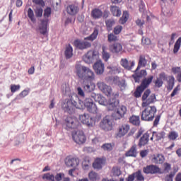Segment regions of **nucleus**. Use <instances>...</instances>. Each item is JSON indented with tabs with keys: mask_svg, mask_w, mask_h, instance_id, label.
I'll use <instances>...</instances> for the list:
<instances>
[{
	"mask_svg": "<svg viewBox=\"0 0 181 181\" xmlns=\"http://www.w3.org/2000/svg\"><path fill=\"white\" fill-rule=\"evenodd\" d=\"M100 127L105 131H110L113 128L112 121L109 116L105 117L100 123Z\"/></svg>",
	"mask_w": 181,
	"mask_h": 181,
	"instance_id": "obj_14",
	"label": "nucleus"
},
{
	"mask_svg": "<svg viewBox=\"0 0 181 181\" xmlns=\"http://www.w3.org/2000/svg\"><path fill=\"white\" fill-rule=\"evenodd\" d=\"M109 50L110 51V52L113 54H122L123 51V47L121 43L115 42L113 44L110 45Z\"/></svg>",
	"mask_w": 181,
	"mask_h": 181,
	"instance_id": "obj_19",
	"label": "nucleus"
},
{
	"mask_svg": "<svg viewBox=\"0 0 181 181\" xmlns=\"http://www.w3.org/2000/svg\"><path fill=\"white\" fill-rule=\"evenodd\" d=\"M20 88H21L20 85H11V93H14L15 92L19 90Z\"/></svg>",
	"mask_w": 181,
	"mask_h": 181,
	"instance_id": "obj_57",
	"label": "nucleus"
},
{
	"mask_svg": "<svg viewBox=\"0 0 181 181\" xmlns=\"http://www.w3.org/2000/svg\"><path fill=\"white\" fill-rule=\"evenodd\" d=\"M147 62L148 61L146 59L145 55H140L136 71H139L141 67H145L147 64Z\"/></svg>",
	"mask_w": 181,
	"mask_h": 181,
	"instance_id": "obj_32",
	"label": "nucleus"
},
{
	"mask_svg": "<svg viewBox=\"0 0 181 181\" xmlns=\"http://www.w3.org/2000/svg\"><path fill=\"white\" fill-rule=\"evenodd\" d=\"M166 135V133L165 132H153V136L151 138V141H153V136H156V141H161V139H163Z\"/></svg>",
	"mask_w": 181,
	"mask_h": 181,
	"instance_id": "obj_33",
	"label": "nucleus"
},
{
	"mask_svg": "<svg viewBox=\"0 0 181 181\" xmlns=\"http://www.w3.org/2000/svg\"><path fill=\"white\" fill-rule=\"evenodd\" d=\"M160 120V116L158 115L156 116V119H154V122H153V127H157L158 124H159V122Z\"/></svg>",
	"mask_w": 181,
	"mask_h": 181,
	"instance_id": "obj_60",
	"label": "nucleus"
},
{
	"mask_svg": "<svg viewBox=\"0 0 181 181\" xmlns=\"http://www.w3.org/2000/svg\"><path fill=\"white\" fill-rule=\"evenodd\" d=\"M90 16L93 20H99L101 19L103 16V11L100 8H93L91 11Z\"/></svg>",
	"mask_w": 181,
	"mask_h": 181,
	"instance_id": "obj_25",
	"label": "nucleus"
},
{
	"mask_svg": "<svg viewBox=\"0 0 181 181\" xmlns=\"http://www.w3.org/2000/svg\"><path fill=\"white\" fill-rule=\"evenodd\" d=\"M122 25H117L113 29V33L115 35H118L121 33V32L122 31Z\"/></svg>",
	"mask_w": 181,
	"mask_h": 181,
	"instance_id": "obj_54",
	"label": "nucleus"
},
{
	"mask_svg": "<svg viewBox=\"0 0 181 181\" xmlns=\"http://www.w3.org/2000/svg\"><path fill=\"white\" fill-rule=\"evenodd\" d=\"M74 45L80 50H84L91 47V42L81 40H75L74 42Z\"/></svg>",
	"mask_w": 181,
	"mask_h": 181,
	"instance_id": "obj_15",
	"label": "nucleus"
},
{
	"mask_svg": "<svg viewBox=\"0 0 181 181\" xmlns=\"http://www.w3.org/2000/svg\"><path fill=\"white\" fill-rule=\"evenodd\" d=\"M79 120L84 124L89 127H93L95 125V119L90 116L88 114H83L79 116Z\"/></svg>",
	"mask_w": 181,
	"mask_h": 181,
	"instance_id": "obj_13",
	"label": "nucleus"
},
{
	"mask_svg": "<svg viewBox=\"0 0 181 181\" xmlns=\"http://www.w3.org/2000/svg\"><path fill=\"white\" fill-rule=\"evenodd\" d=\"M66 12L69 15H76L79 12V7L78 4H71L66 7Z\"/></svg>",
	"mask_w": 181,
	"mask_h": 181,
	"instance_id": "obj_26",
	"label": "nucleus"
},
{
	"mask_svg": "<svg viewBox=\"0 0 181 181\" xmlns=\"http://www.w3.org/2000/svg\"><path fill=\"white\" fill-rule=\"evenodd\" d=\"M27 16H28V18H30V21H31L33 23H36V18L35 17L34 11L31 8H30L28 11H27Z\"/></svg>",
	"mask_w": 181,
	"mask_h": 181,
	"instance_id": "obj_44",
	"label": "nucleus"
},
{
	"mask_svg": "<svg viewBox=\"0 0 181 181\" xmlns=\"http://www.w3.org/2000/svg\"><path fill=\"white\" fill-rule=\"evenodd\" d=\"M52 15V8L47 7L44 10L43 18L44 19L40 20V24L39 25L40 33L44 36H47V27L49 25V18Z\"/></svg>",
	"mask_w": 181,
	"mask_h": 181,
	"instance_id": "obj_3",
	"label": "nucleus"
},
{
	"mask_svg": "<svg viewBox=\"0 0 181 181\" xmlns=\"http://www.w3.org/2000/svg\"><path fill=\"white\" fill-rule=\"evenodd\" d=\"M165 161V158L162 154L153 156L152 162L154 164H163Z\"/></svg>",
	"mask_w": 181,
	"mask_h": 181,
	"instance_id": "obj_28",
	"label": "nucleus"
},
{
	"mask_svg": "<svg viewBox=\"0 0 181 181\" xmlns=\"http://www.w3.org/2000/svg\"><path fill=\"white\" fill-rule=\"evenodd\" d=\"M88 178L90 181H97L100 180V177L98 176V174L94 171H90L88 173Z\"/></svg>",
	"mask_w": 181,
	"mask_h": 181,
	"instance_id": "obj_45",
	"label": "nucleus"
},
{
	"mask_svg": "<svg viewBox=\"0 0 181 181\" xmlns=\"http://www.w3.org/2000/svg\"><path fill=\"white\" fill-rule=\"evenodd\" d=\"M130 126L127 124H124L118 127L117 133L115 134L116 138H123L128 133Z\"/></svg>",
	"mask_w": 181,
	"mask_h": 181,
	"instance_id": "obj_16",
	"label": "nucleus"
},
{
	"mask_svg": "<svg viewBox=\"0 0 181 181\" xmlns=\"http://www.w3.org/2000/svg\"><path fill=\"white\" fill-rule=\"evenodd\" d=\"M98 36V30L95 29L93 33L88 37H85V40H89L90 42H93L97 39V37Z\"/></svg>",
	"mask_w": 181,
	"mask_h": 181,
	"instance_id": "obj_43",
	"label": "nucleus"
},
{
	"mask_svg": "<svg viewBox=\"0 0 181 181\" xmlns=\"http://www.w3.org/2000/svg\"><path fill=\"white\" fill-rule=\"evenodd\" d=\"M149 136L150 134H148V132L144 134L139 141L138 146L139 148H142L146 146V145H148L149 142Z\"/></svg>",
	"mask_w": 181,
	"mask_h": 181,
	"instance_id": "obj_22",
	"label": "nucleus"
},
{
	"mask_svg": "<svg viewBox=\"0 0 181 181\" xmlns=\"http://www.w3.org/2000/svg\"><path fill=\"white\" fill-rule=\"evenodd\" d=\"M136 23L137 26H139L141 28L143 27V25H144V21H141V19H138L136 21Z\"/></svg>",
	"mask_w": 181,
	"mask_h": 181,
	"instance_id": "obj_63",
	"label": "nucleus"
},
{
	"mask_svg": "<svg viewBox=\"0 0 181 181\" xmlns=\"http://www.w3.org/2000/svg\"><path fill=\"white\" fill-rule=\"evenodd\" d=\"M66 129H76L81 126V123L76 117H67L65 119Z\"/></svg>",
	"mask_w": 181,
	"mask_h": 181,
	"instance_id": "obj_8",
	"label": "nucleus"
},
{
	"mask_svg": "<svg viewBox=\"0 0 181 181\" xmlns=\"http://www.w3.org/2000/svg\"><path fill=\"white\" fill-rule=\"evenodd\" d=\"M167 80L168 75H166L165 72H161L160 74H158V78L154 81V85L157 88H160L163 86L164 81Z\"/></svg>",
	"mask_w": 181,
	"mask_h": 181,
	"instance_id": "obj_18",
	"label": "nucleus"
},
{
	"mask_svg": "<svg viewBox=\"0 0 181 181\" xmlns=\"http://www.w3.org/2000/svg\"><path fill=\"white\" fill-rule=\"evenodd\" d=\"M102 49L103 59H104L105 62H107L108 59L110 58V54L107 52V47L103 46Z\"/></svg>",
	"mask_w": 181,
	"mask_h": 181,
	"instance_id": "obj_36",
	"label": "nucleus"
},
{
	"mask_svg": "<svg viewBox=\"0 0 181 181\" xmlns=\"http://www.w3.org/2000/svg\"><path fill=\"white\" fill-rule=\"evenodd\" d=\"M171 71L173 74H177L176 79L179 83H181V67L173 66L171 69Z\"/></svg>",
	"mask_w": 181,
	"mask_h": 181,
	"instance_id": "obj_30",
	"label": "nucleus"
},
{
	"mask_svg": "<svg viewBox=\"0 0 181 181\" xmlns=\"http://www.w3.org/2000/svg\"><path fill=\"white\" fill-rule=\"evenodd\" d=\"M75 73L78 78L83 80V82H91L95 80V74H94V71L90 69V67L88 66L76 64L75 65Z\"/></svg>",
	"mask_w": 181,
	"mask_h": 181,
	"instance_id": "obj_2",
	"label": "nucleus"
},
{
	"mask_svg": "<svg viewBox=\"0 0 181 181\" xmlns=\"http://www.w3.org/2000/svg\"><path fill=\"white\" fill-rule=\"evenodd\" d=\"M144 132V131L142 129H140L136 134V136H135L136 139H139V138H140V136L143 135Z\"/></svg>",
	"mask_w": 181,
	"mask_h": 181,
	"instance_id": "obj_62",
	"label": "nucleus"
},
{
	"mask_svg": "<svg viewBox=\"0 0 181 181\" xmlns=\"http://www.w3.org/2000/svg\"><path fill=\"white\" fill-rule=\"evenodd\" d=\"M181 47V37H179L178 39L176 40L174 47H173V53L177 54Z\"/></svg>",
	"mask_w": 181,
	"mask_h": 181,
	"instance_id": "obj_41",
	"label": "nucleus"
},
{
	"mask_svg": "<svg viewBox=\"0 0 181 181\" xmlns=\"http://www.w3.org/2000/svg\"><path fill=\"white\" fill-rule=\"evenodd\" d=\"M153 80V75H151L148 76V78H145V79L143 80L141 86H139L134 92V96L137 98H140L142 93L148 87V86L152 83Z\"/></svg>",
	"mask_w": 181,
	"mask_h": 181,
	"instance_id": "obj_7",
	"label": "nucleus"
},
{
	"mask_svg": "<svg viewBox=\"0 0 181 181\" xmlns=\"http://www.w3.org/2000/svg\"><path fill=\"white\" fill-rule=\"evenodd\" d=\"M129 122L134 125L139 126L140 124V117L133 115L130 117Z\"/></svg>",
	"mask_w": 181,
	"mask_h": 181,
	"instance_id": "obj_46",
	"label": "nucleus"
},
{
	"mask_svg": "<svg viewBox=\"0 0 181 181\" xmlns=\"http://www.w3.org/2000/svg\"><path fill=\"white\" fill-rule=\"evenodd\" d=\"M107 41L109 42H116L118 41V37L115 34L110 33L107 35Z\"/></svg>",
	"mask_w": 181,
	"mask_h": 181,
	"instance_id": "obj_48",
	"label": "nucleus"
},
{
	"mask_svg": "<svg viewBox=\"0 0 181 181\" xmlns=\"http://www.w3.org/2000/svg\"><path fill=\"white\" fill-rule=\"evenodd\" d=\"M129 15L127 11H124L122 16L119 20V23L121 25H124L129 19Z\"/></svg>",
	"mask_w": 181,
	"mask_h": 181,
	"instance_id": "obj_39",
	"label": "nucleus"
},
{
	"mask_svg": "<svg viewBox=\"0 0 181 181\" xmlns=\"http://www.w3.org/2000/svg\"><path fill=\"white\" fill-rule=\"evenodd\" d=\"M127 157H136L137 155L136 146L134 144L126 153Z\"/></svg>",
	"mask_w": 181,
	"mask_h": 181,
	"instance_id": "obj_38",
	"label": "nucleus"
},
{
	"mask_svg": "<svg viewBox=\"0 0 181 181\" xmlns=\"http://www.w3.org/2000/svg\"><path fill=\"white\" fill-rule=\"evenodd\" d=\"M163 167H164V172H165L166 173H168L171 170V165L168 163H164Z\"/></svg>",
	"mask_w": 181,
	"mask_h": 181,
	"instance_id": "obj_56",
	"label": "nucleus"
},
{
	"mask_svg": "<svg viewBox=\"0 0 181 181\" xmlns=\"http://www.w3.org/2000/svg\"><path fill=\"white\" fill-rule=\"evenodd\" d=\"M42 178V180H46L48 181H71L70 177H65L64 173H57L55 177L53 174L49 173H45Z\"/></svg>",
	"mask_w": 181,
	"mask_h": 181,
	"instance_id": "obj_6",
	"label": "nucleus"
},
{
	"mask_svg": "<svg viewBox=\"0 0 181 181\" xmlns=\"http://www.w3.org/2000/svg\"><path fill=\"white\" fill-rule=\"evenodd\" d=\"M169 141H176L179 138V134L175 131H170L168 134Z\"/></svg>",
	"mask_w": 181,
	"mask_h": 181,
	"instance_id": "obj_42",
	"label": "nucleus"
},
{
	"mask_svg": "<svg viewBox=\"0 0 181 181\" xmlns=\"http://www.w3.org/2000/svg\"><path fill=\"white\" fill-rule=\"evenodd\" d=\"M143 107H145V109L142 111L141 119L148 122L153 121L157 112L156 106H146Z\"/></svg>",
	"mask_w": 181,
	"mask_h": 181,
	"instance_id": "obj_5",
	"label": "nucleus"
},
{
	"mask_svg": "<svg viewBox=\"0 0 181 181\" xmlns=\"http://www.w3.org/2000/svg\"><path fill=\"white\" fill-rule=\"evenodd\" d=\"M147 75V72L145 69H142L140 71V72H138V71H135V74L132 75V77L134 78L136 83H139L140 79L143 78L144 76H146Z\"/></svg>",
	"mask_w": 181,
	"mask_h": 181,
	"instance_id": "obj_24",
	"label": "nucleus"
},
{
	"mask_svg": "<svg viewBox=\"0 0 181 181\" xmlns=\"http://www.w3.org/2000/svg\"><path fill=\"white\" fill-rule=\"evenodd\" d=\"M180 90V86H177L173 90V92L170 94V98H173L176 95H178L179 91Z\"/></svg>",
	"mask_w": 181,
	"mask_h": 181,
	"instance_id": "obj_55",
	"label": "nucleus"
},
{
	"mask_svg": "<svg viewBox=\"0 0 181 181\" xmlns=\"http://www.w3.org/2000/svg\"><path fill=\"white\" fill-rule=\"evenodd\" d=\"M151 94L150 90H146L143 96H142V107H150L149 105L152 104L155 102V100L156 98L155 94H152L151 96H149Z\"/></svg>",
	"mask_w": 181,
	"mask_h": 181,
	"instance_id": "obj_9",
	"label": "nucleus"
},
{
	"mask_svg": "<svg viewBox=\"0 0 181 181\" xmlns=\"http://www.w3.org/2000/svg\"><path fill=\"white\" fill-rule=\"evenodd\" d=\"M135 177L138 181H144L145 177L141 173V171L139 170L137 172L134 173Z\"/></svg>",
	"mask_w": 181,
	"mask_h": 181,
	"instance_id": "obj_50",
	"label": "nucleus"
},
{
	"mask_svg": "<svg viewBox=\"0 0 181 181\" xmlns=\"http://www.w3.org/2000/svg\"><path fill=\"white\" fill-rule=\"evenodd\" d=\"M143 172L146 175H161L163 173L161 169L156 165H148L144 167Z\"/></svg>",
	"mask_w": 181,
	"mask_h": 181,
	"instance_id": "obj_10",
	"label": "nucleus"
},
{
	"mask_svg": "<svg viewBox=\"0 0 181 181\" xmlns=\"http://www.w3.org/2000/svg\"><path fill=\"white\" fill-rule=\"evenodd\" d=\"M175 78L174 76H168L167 90L171 91L175 86Z\"/></svg>",
	"mask_w": 181,
	"mask_h": 181,
	"instance_id": "obj_37",
	"label": "nucleus"
},
{
	"mask_svg": "<svg viewBox=\"0 0 181 181\" xmlns=\"http://www.w3.org/2000/svg\"><path fill=\"white\" fill-rule=\"evenodd\" d=\"M98 58V52L95 50H89L83 57V60L87 64H91Z\"/></svg>",
	"mask_w": 181,
	"mask_h": 181,
	"instance_id": "obj_12",
	"label": "nucleus"
},
{
	"mask_svg": "<svg viewBox=\"0 0 181 181\" xmlns=\"http://www.w3.org/2000/svg\"><path fill=\"white\" fill-rule=\"evenodd\" d=\"M90 160L89 159H84L82 162V167L83 170H88L90 168Z\"/></svg>",
	"mask_w": 181,
	"mask_h": 181,
	"instance_id": "obj_52",
	"label": "nucleus"
},
{
	"mask_svg": "<svg viewBox=\"0 0 181 181\" xmlns=\"http://www.w3.org/2000/svg\"><path fill=\"white\" fill-rule=\"evenodd\" d=\"M114 146V144H105L102 146V148L105 151H111L112 150V148Z\"/></svg>",
	"mask_w": 181,
	"mask_h": 181,
	"instance_id": "obj_51",
	"label": "nucleus"
},
{
	"mask_svg": "<svg viewBox=\"0 0 181 181\" xmlns=\"http://www.w3.org/2000/svg\"><path fill=\"white\" fill-rule=\"evenodd\" d=\"M112 173L114 176L119 177L122 175V172L118 167H113L112 168Z\"/></svg>",
	"mask_w": 181,
	"mask_h": 181,
	"instance_id": "obj_53",
	"label": "nucleus"
},
{
	"mask_svg": "<svg viewBox=\"0 0 181 181\" xmlns=\"http://www.w3.org/2000/svg\"><path fill=\"white\" fill-rule=\"evenodd\" d=\"M72 139L78 145H83L86 144L87 137L83 131H78L75 134H72Z\"/></svg>",
	"mask_w": 181,
	"mask_h": 181,
	"instance_id": "obj_11",
	"label": "nucleus"
},
{
	"mask_svg": "<svg viewBox=\"0 0 181 181\" xmlns=\"http://www.w3.org/2000/svg\"><path fill=\"white\" fill-rule=\"evenodd\" d=\"M83 105L90 113L94 114L98 112L97 106L94 104V101H93V99L91 98H86L85 102L78 100V103L72 99L66 100L65 103L62 105V109L64 112H68L69 114H72L76 108L80 109L81 106H83Z\"/></svg>",
	"mask_w": 181,
	"mask_h": 181,
	"instance_id": "obj_1",
	"label": "nucleus"
},
{
	"mask_svg": "<svg viewBox=\"0 0 181 181\" xmlns=\"http://www.w3.org/2000/svg\"><path fill=\"white\" fill-rule=\"evenodd\" d=\"M34 12L35 13V16L37 18H42V16L43 15V8L40 6H37V8H35V9H34Z\"/></svg>",
	"mask_w": 181,
	"mask_h": 181,
	"instance_id": "obj_47",
	"label": "nucleus"
},
{
	"mask_svg": "<svg viewBox=\"0 0 181 181\" xmlns=\"http://www.w3.org/2000/svg\"><path fill=\"white\" fill-rule=\"evenodd\" d=\"M122 66L127 70H132V68L135 66L134 61H128L127 59L122 58L121 59Z\"/></svg>",
	"mask_w": 181,
	"mask_h": 181,
	"instance_id": "obj_23",
	"label": "nucleus"
},
{
	"mask_svg": "<svg viewBox=\"0 0 181 181\" xmlns=\"http://www.w3.org/2000/svg\"><path fill=\"white\" fill-rule=\"evenodd\" d=\"M33 3L35 4V5H39L40 6H45L43 0H33Z\"/></svg>",
	"mask_w": 181,
	"mask_h": 181,
	"instance_id": "obj_58",
	"label": "nucleus"
},
{
	"mask_svg": "<svg viewBox=\"0 0 181 181\" xmlns=\"http://www.w3.org/2000/svg\"><path fill=\"white\" fill-rule=\"evenodd\" d=\"M104 163V160L102 159V158H96L95 160V162L93 163V167L94 169H98V170H100L102 168V165Z\"/></svg>",
	"mask_w": 181,
	"mask_h": 181,
	"instance_id": "obj_35",
	"label": "nucleus"
},
{
	"mask_svg": "<svg viewBox=\"0 0 181 181\" xmlns=\"http://www.w3.org/2000/svg\"><path fill=\"white\" fill-rule=\"evenodd\" d=\"M151 41L149 38H148V37L147 38H144V37L142 38V45H151Z\"/></svg>",
	"mask_w": 181,
	"mask_h": 181,
	"instance_id": "obj_59",
	"label": "nucleus"
},
{
	"mask_svg": "<svg viewBox=\"0 0 181 181\" xmlns=\"http://www.w3.org/2000/svg\"><path fill=\"white\" fill-rule=\"evenodd\" d=\"M110 12L113 15V16H116L117 18H119L122 15L121 9L119 6H111Z\"/></svg>",
	"mask_w": 181,
	"mask_h": 181,
	"instance_id": "obj_31",
	"label": "nucleus"
},
{
	"mask_svg": "<svg viewBox=\"0 0 181 181\" xmlns=\"http://www.w3.org/2000/svg\"><path fill=\"white\" fill-rule=\"evenodd\" d=\"M98 88L103 92L107 97H110L112 95V88L110 86H107L103 82H99L97 84Z\"/></svg>",
	"mask_w": 181,
	"mask_h": 181,
	"instance_id": "obj_20",
	"label": "nucleus"
},
{
	"mask_svg": "<svg viewBox=\"0 0 181 181\" xmlns=\"http://www.w3.org/2000/svg\"><path fill=\"white\" fill-rule=\"evenodd\" d=\"M83 88L87 92H91L95 88V84L93 81H83Z\"/></svg>",
	"mask_w": 181,
	"mask_h": 181,
	"instance_id": "obj_29",
	"label": "nucleus"
},
{
	"mask_svg": "<svg viewBox=\"0 0 181 181\" xmlns=\"http://www.w3.org/2000/svg\"><path fill=\"white\" fill-rule=\"evenodd\" d=\"M90 97L93 98L95 100V101L98 102L100 105L105 106L107 105V101L105 98L102 97L101 95L92 93Z\"/></svg>",
	"mask_w": 181,
	"mask_h": 181,
	"instance_id": "obj_27",
	"label": "nucleus"
},
{
	"mask_svg": "<svg viewBox=\"0 0 181 181\" xmlns=\"http://www.w3.org/2000/svg\"><path fill=\"white\" fill-rule=\"evenodd\" d=\"M93 68L96 74L101 75L104 72L105 65L101 60H98L93 64Z\"/></svg>",
	"mask_w": 181,
	"mask_h": 181,
	"instance_id": "obj_21",
	"label": "nucleus"
},
{
	"mask_svg": "<svg viewBox=\"0 0 181 181\" xmlns=\"http://www.w3.org/2000/svg\"><path fill=\"white\" fill-rule=\"evenodd\" d=\"M80 163V159L78 158H74L72 156H67L65 158V165L67 167L76 168Z\"/></svg>",
	"mask_w": 181,
	"mask_h": 181,
	"instance_id": "obj_17",
	"label": "nucleus"
},
{
	"mask_svg": "<svg viewBox=\"0 0 181 181\" xmlns=\"http://www.w3.org/2000/svg\"><path fill=\"white\" fill-rule=\"evenodd\" d=\"M135 177H136L135 175H134V173H133L132 175H129L128 176V177L126 179V180L127 181H134Z\"/></svg>",
	"mask_w": 181,
	"mask_h": 181,
	"instance_id": "obj_64",
	"label": "nucleus"
},
{
	"mask_svg": "<svg viewBox=\"0 0 181 181\" xmlns=\"http://www.w3.org/2000/svg\"><path fill=\"white\" fill-rule=\"evenodd\" d=\"M64 55L66 59H71L73 57V47L70 44H69V45L66 47Z\"/></svg>",
	"mask_w": 181,
	"mask_h": 181,
	"instance_id": "obj_34",
	"label": "nucleus"
},
{
	"mask_svg": "<svg viewBox=\"0 0 181 181\" xmlns=\"http://www.w3.org/2000/svg\"><path fill=\"white\" fill-rule=\"evenodd\" d=\"M177 170H174L173 171H171L169 175H167L165 176V181H173V177L175 176Z\"/></svg>",
	"mask_w": 181,
	"mask_h": 181,
	"instance_id": "obj_49",
	"label": "nucleus"
},
{
	"mask_svg": "<svg viewBox=\"0 0 181 181\" xmlns=\"http://www.w3.org/2000/svg\"><path fill=\"white\" fill-rule=\"evenodd\" d=\"M115 21L113 19H108L105 21L106 29L108 32L112 30V27L115 25Z\"/></svg>",
	"mask_w": 181,
	"mask_h": 181,
	"instance_id": "obj_40",
	"label": "nucleus"
},
{
	"mask_svg": "<svg viewBox=\"0 0 181 181\" xmlns=\"http://www.w3.org/2000/svg\"><path fill=\"white\" fill-rule=\"evenodd\" d=\"M29 94V90H24L19 94V97L21 98H23L26 97Z\"/></svg>",
	"mask_w": 181,
	"mask_h": 181,
	"instance_id": "obj_61",
	"label": "nucleus"
},
{
	"mask_svg": "<svg viewBox=\"0 0 181 181\" xmlns=\"http://www.w3.org/2000/svg\"><path fill=\"white\" fill-rule=\"evenodd\" d=\"M117 105L118 103L114 101L112 103H110L107 106V110L109 111H115V113L112 114V116L116 120L122 118L127 111L126 106H118Z\"/></svg>",
	"mask_w": 181,
	"mask_h": 181,
	"instance_id": "obj_4",
	"label": "nucleus"
}]
</instances>
